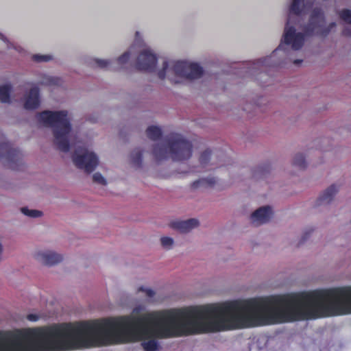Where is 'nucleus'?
<instances>
[{
    "instance_id": "a878e982",
    "label": "nucleus",
    "mask_w": 351,
    "mask_h": 351,
    "mask_svg": "<svg viewBox=\"0 0 351 351\" xmlns=\"http://www.w3.org/2000/svg\"><path fill=\"white\" fill-rule=\"evenodd\" d=\"M210 154V151L207 149L201 154L199 161L203 166H206L207 165Z\"/></svg>"
},
{
    "instance_id": "9b49d317",
    "label": "nucleus",
    "mask_w": 351,
    "mask_h": 351,
    "mask_svg": "<svg viewBox=\"0 0 351 351\" xmlns=\"http://www.w3.org/2000/svg\"><path fill=\"white\" fill-rule=\"evenodd\" d=\"M272 216L270 206H263L254 211L251 215V221L254 226H259L268 222Z\"/></svg>"
},
{
    "instance_id": "a211bd4d",
    "label": "nucleus",
    "mask_w": 351,
    "mask_h": 351,
    "mask_svg": "<svg viewBox=\"0 0 351 351\" xmlns=\"http://www.w3.org/2000/svg\"><path fill=\"white\" fill-rule=\"evenodd\" d=\"M142 151L137 148L134 149L130 155L131 162L136 167H141L142 164Z\"/></svg>"
},
{
    "instance_id": "dca6fc26",
    "label": "nucleus",
    "mask_w": 351,
    "mask_h": 351,
    "mask_svg": "<svg viewBox=\"0 0 351 351\" xmlns=\"http://www.w3.org/2000/svg\"><path fill=\"white\" fill-rule=\"evenodd\" d=\"M146 133L147 137L153 141H158L162 136L161 128L156 125H151L148 127Z\"/></svg>"
},
{
    "instance_id": "0eeeda50",
    "label": "nucleus",
    "mask_w": 351,
    "mask_h": 351,
    "mask_svg": "<svg viewBox=\"0 0 351 351\" xmlns=\"http://www.w3.org/2000/svg\"><path fill=\"white\" fill-rule=\"evenodd\" d=\"M158 62L156 54L149 47L143 49L138 53L135 66L139 71L152 72Z\"/></svg>"
},
{
    "instance_id": "72a5a7b5",
    "label": "nucleus",
    "mask_w": 351,
    "mask_h": 351,
    "mask_svg": "<svg viewBox=\"0 0 351 351\" xmlns=\"http://www.w3.org/2000/svg\"><path fill=\"white\" fill-rule=\"evenodd\" d=\"M217 166H219V167H220V166L223 165V163H222V162H219V163L217 164Z\"/></svg>"
},
{
    "instance_id": "6e6552de",
    "label": "nucleus",
    "mask_w": 351,
    "mask_h": 351,
    "mask_svg": "<svg viewBox=\"0 0 351 351\" xmlns=\"http://www.w3.org/2000/svg\"><path fill=\"white\" fill-rule=\"evenodd\" d=\"M131 56L130 50L123 53L117 60H104L99 58H93L90 64L95 67L100 69H121L128 61Z\"/></svg>"
},
{
    "instance_id": "bb28decb",
    "label": "nucleus",
    "mask_w": 351,
    "mask_h": 351,
    "mask_svg": "<svg viewBox=\"0 0 351 351\" xmlns=\"http://www.w3.org/2000/svg\"><path fill=\"white\" fill-rule=\"evenodd\" d=\"M93 181L96 183L102 184V185H106L107 182L106 179L104 178V176L100 173H95L93 176Z\"/></svg>"
},
{
    "instance_id": "f03ea898",
    "label": "nucleus",
    "mask_w": 351,
    "mask_h": 351,
    "mask_svg": "<svg viewBox=\"0 0 351 351\" xmlns=\"http://www.w3.org/2000/svg\"><path fill=\"white\" fill-rule=\"evenodd\" d=\"M39 123L52 128L54 143L58 149L68 152L73 144V132L66 110H45L37 114Z\"/></svg>"
},
{
    "instance_id": "ddd939ff",
    "label": "nucleus",
    "mask_w": 351,
    "mask_h": 351,
    "mask_svg": "<svg viewBox=\"0 0 351 351\" xmlns=\"http://www.w3.org/2000/svg\"><path fill=\"white\" fill-rule=\"evenodd\" d=\"M339 186L337 184H331L328 186L319 197L317 202L318 205L328 204H330L337 192L339 191Z\"/></svg>"
},
{
    "instance_id": "20e7f679",
    "label": "nucleus",
    "mask_w": 351,
    "mask_h": 351,
    "mask_svg": "<svg viewBox=\"0 0 351 351\" xmlns=\"http://www.w3.org/2000/svg\"><path fill=\"white\" fill-rule=\"evenodd\" d=\"M204 72V68L197 62L165 60L158 76L161 80L167 79L171 83L177 84L184 81L198 80L203 76Z\"/></svg>"
},
{
    "instance_id": "9d476101",
    "label": "nucleus",
    "mask_w": 351,
    "mask_h": 351,
    "mask_svg": "<svg viewBox=\"0 0 351 351\" xmlns=\"http://www.w3.org/2000/svg\"><path fill=\"white\" fill-rule=\"evenodd\" d=\"M40 105V90L38 86H32L23 96V106L26 110H35Z\"/></svg>"
},
{
    "instance_id": "473e14b6",
    "label": "nucleus",
    "mask_w": 351,
    "mask_h": 351,
    "mask_svg": "<svg viewBox=\"0 0 351 351\" xmlns=\"http://www.w3.org/2000/svg\"><path fill=\"white\" fill-rule=\"evenodd\" d=\"M306 239H307V236H306V234H305V235L302 237V242H304Z\"/></svg>"
},
{
    "instance_id": "423d86ee",
    "label": "nucleus",
    "mask_w": 351,
    "mask_h": 351,
    "mask_svg": "<svg viewBox=\"0 0 351 351\" xmlns=\"http://www.w3.org/2000/svg\"><path fill=\"white\" fill-rule=\"evenodd\" d=\"M22 153L17 149L13 148L9 143H0V160L12 169H19L22 165Z\"/></svg>"
},
{
    "instance_id": "2f4dec72",
    "label": "nucleus",
    "mask_w": 351,
    "mask_h": 351,
    "mask_svg": "<svg viewBox=\"0 0 351 351\" xmlns=\"http://www.w3.org/2000/svg\"><path fill=\"white\" fill-rule=\"evenodd\" d=\"M2 254H3V246L1 243H0V261L2 258Z\"/></svg>"
},
{
    "instance_id": "4468645a",
    "label": "nucleus",
    "mask_w": 351,
    "mask_h": 351,
    "mask_svg": "<svg viewBox=\"0 0 351 351\" xmlns=\"http://www.w3.org/2000/svg\"><path fill=\"white\" fill-rule=\"evenodd\" d=\"M340 18L349 25L345 27L343 34L351 36V10L345 9L339 13Z\"/></svg>"
},
{
    "instance_id": "c756f323",
    "label": "nucleus",
    "mask_w": 351,
    "mask_h": 351,
    "mask_svg": "<svg viewBox=\"0 0 351 351\" xmlns=\"http://www.w3.org/2000/svg\"><path fill=\"white\" fill-rule=\"evenodd\" d=\"M27 317L31 322H36L39 319L38 315L36 314H29Z\"/></svg>"
},
{
    "instance_id": "aec40b11",
    "label": "nucleus",
    "mask_w": 351,
    "mask_h": 351,
    "mask_svg": "<svg viewBox=\"0 0 351 351\" xmlns=\"http://www.w3.org/2000/svg\"><path fill=\"white\" fill-rule=\"evenodd\" d=\"M293 165L300 169H304L306 166L305 157L302 154H297L293 160Z\"/></svg>"
},
{
    "instance_id": "b1692460",
    "label": "nucleus",
    "mask_w": 351,
    "mask_h": 351,
    "mask_svg": "<svg viewBox=\"0 0 351 351\" xmlns=\"http://www.w3.org/2000/svg\"><path fill=\"white\" fill-rule=\"evenodd\" d=\"M160 243L165 250H171L174 244V240L169 237H162L160 238Z\"/></svg>"
},
{
    "instance_id": "f257e3e1",
    "label": "nucleus",
    "mask_w": 351,
    "mask_h": 351,
    "mask_svg": "<svg viewBox=\"0 0 351 351\" xmlns=\"http://www.w3.org/2000/svg\"><path fill=\"white\" fill-rule=\"evenodd\" d=\"M288 322V294L232 300L151 311L133 323L131 315L49 328L14 330V351L64 350L82 346L141 341L144 351H160L159 339Z\"/></svg>"
},
{
    "instance_id": "5701e85b",
    "label": "nucleus",
    "mask_w": 351,
    "mask_h": 351,
    "mask_svg": "<svg viewBox=\"0 0 351 351\" xmlns=\"http://www.w3.org/2000/svg\"><path fill=\"white\" fill-rule=\"evenodd\" d=\"M32 59L36 62H47L51 60L53 56L49 54H34Z\"/></svg>"
},
{
    "instance_id": "412c9836",
    "label": "nucleus",
    "mask_w": 351,
    "mask_h": 351,
    "mask_svg": "<svg viewBox=\"0 0 351 351\" xmlns=\"http://www.w3.org/2000/svg\"><path fill=\"white\" fill-rule=\"evenodd\" d=\"M215 182H216V180H215V178H214L200 179V180L193 182L192 184V187L194 189H196L201 186H204V185L211 186V185H213L214 184H215Z\"/></svg>"
},
{
    "instance_id": "7c9ffc66",
    "label": "nucleus",
    "mask_w": 351,
    "mask_h": 351,
    "mask_svg": "<svg viewBox=\"0 0 351 351\" xmlns=\"http://www.w3.org/2000/svg\"><path fill=\"white\" fill-rule=\"evenodd\" d=\"M136 38H135V42H139L141 39V35L138 32H136L135 34Z\"/></svg>"
},
{
    "instance_id": "cd10ccee",
    "label": "nucleus",
    "mask_w": 351,
    "mask_h": 351,
    "mask_svg": "<svg viewBox=\"0 0 351 351\" xmlns=\"http://www.w3.org/2000/svg\"><path fill=\"white\" fill-rule=\"evenodd\" d=\"M145 309H146V306L144 304H138L133 308L132 313L134 314L137 315V314L140 313L141 312L145 311Z\"/></svg>"
},
{
    "instance_id": "f8f14e48",
    "label": "nucleus",
    "mask_w": 351,
    "mask_h": 351,
    "mask_svg": "<svg viewBox=\"0 0 351 351\" xmlns=\"http://www.w3.org/2000/svg\"><path fill=\"white\" fill-rule=\"evenodd\" d=\"M199 226V221L196 219H189L183 221H173L170 223L171 228L182 233H186Z\"/></svg>"
},
{
    "instance_id": "2eb2a0df",
    "label": "nucleus",
    "mask_w": 351,
    "mask_h": 351,
    "mask_svg": "<svg viewBox=\"0 0 351 351\" xmlns=\"http://www.w3.org/2000/svg\"><path fill=\"white\" fill-rule=\"evenodd\" d=\"M12 85L6 84L0 86V101L2 103L10 102V93L12 90Z\"/></svg>"
},
{
    "instance_id": "f3484780",
    "label": "nucleus",
    "mask_w": 351,
    "mask_h": 351,
    "mask_svg": "<svg viewBox=\"0 0 351 351\" xmlns=\"http://www.w3.org/2000/svg\"><path fill=\"white\" fill-rule=\"evenodd\" d=\"M62 83V80L61 78L50 75H44L39 82L40 84L45 86H60Z\"/></svg>"
},
{
    "instance_id": "393cba45",
    "label": "nucleus",
    "mask_w": 351,
    "mask_h": 351,
    "mask_svg": "<svg viewBox=\"0 0 351 351\" xmlns=\"http://www.w3.org/2000/svg\"><path fill=\"white\" fill-rule=\"evenodd\" d=\"M138 291H142L144 292L146 295V296L149 298L148 302H153L152 298L154 296L155 292L149 288H145L144 287H141L138 288Z\"/></svg>"
},
{
    "instance_id": "6ab92c4d",
    "label": "nucleus",
    "mask_w": 351,
    "mask_h": 351,
    "mask_svg": "<svg viewBox=\"0 0 351 351\" xmlns=\"http://www.w3.org/2000/svg\"><path fill=\"white\" fill-rule=\"evenodd\" d=\"M0 38L7 45V48L8 49H14L18 53L23 55L25 53V50L21 46L15 45L8 40V39L2 34L0 33Z\"/></svg>"
},
{
    "instance_id": "39448f33",
    "label": "nucleus",
    "mask_w": 351,
    "mask_h": 351,
    "mask_svg": "<svg viewBox=\"0 0 351 351\" xmlns=\"http://www.w3.org/2000/svg\"><path fill=\"white\" fill-rule=\"evenodd\" d=\"M75 165L86 173L93 172L99 164L98 156L85 147H77L72 156Z\"/></svg>"
},
{
    "instance_id": "c85d7f7f",
    "label": "nucleus",
    "mask_w": 351,
    "mask_h": 351,
    "mask_svg": "<svg viewBox=\"0 0 351 351\" xmlns=\"http://www.w3.org/2000/svg\"><path fill=\"white\" fill-rule=\"evenodd\" d=\"M267 169H264L263 167L258 168L256 172L254 173V177L258 178L260 174V178H263L265 176V173L267 172Z\"/></svg>"
},
{
    "instance_id": "1a4fd4ad",
    "label": "nucleus",
    "mask_w": 351,
    "mask_h": 351,
    "mask_svg": "<svg viewBox=\"0 0 351 351\" xmlns=\"http://www.w3.org/2000/svg\"><path fill=\"white\" fill-rule=\"evenodd\" d=\"M34 258L39 263L48 266L54 265L62 261L60 254L49 250H38L34 254Z\"/></svg>"
},
{
    "instance_id": "7ed1b4c3",
    "label": "nucleus",
    "mask_w": 351,
    "mask_h": 351,
    "mask_svg": "<svg viewBox=\"0 0 351 351\" xmlns=\"http://www.w3.org/2000/svg\"><path fill=\"white\" fill-rule=\"evenodd\" d=\"M192 153V143L177 133L165 136L160 143L154 145L152 149V154L158 162L169 158L178 162L187 160L191 157Z\"/></svg>"
},
{
    "instance_id": "4be33fe9",
    "label": "nucleus",
    "mask_w": 351,
    "mask_h": 351,
    "mask_svg": "<svg viewBox=\"0 0 351 351\" xmlns=\"http://www.w3.org/2000/svg\"><path fill=\"white\" fill-rule=\"evenodd\" d=\"M21 212L26 216L32 218H38L42 216V212L38 210L29 209L26 207L21 208Z\"/></svg>"
}]
</instances>
